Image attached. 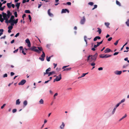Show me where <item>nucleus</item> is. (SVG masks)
<instances>
[{"mask_svg":"<svg viewBox=\"0 0 129 129\" xmlns=\"http://www.w3.org/2000/svg\"><path fill=\"white\" fill-rule=\"evenodd\" d=\"M98 55V54L97 53H96L93 55H89L87 57V61L89 63L91 62L95 61Z\"/></svg>","mask_w":129,"mask_h":129,"instance_id":"f257e3e1","label":"nucleus"},{"mask_svg":"<svg viewBox=\"0 0 129 129\" xmlns=\"http://www.w3.org/2000/svg\"><path fill=\"white\" fill-rule=\"evenodd\" d=\"M37 47L35 46L31 47L30 48L28 49L32 51H34L38 53H40V52L37 49Z\"/></svg>","mask_w":129,"mask_h":129,"instance_id":"f03ea898","label":"nucleus"},{"mask_svg":"<svg viewBox=\"0 0 129 129\" xmlns=\"http://www.w3.org/2000/svg\"><path fill=\"white\" fill-rule=\"evenodd\" d=\"M61 79V74L59 75L58 76H56V78L53 80V82L55 81H60Z\"/></svg>","mask_w":129,"mask_h":129,"instance_id":"7ed1b4c3","label":"nucleus"},{"mask_svg":"<svg viewBox=\"0 0 129 129\" xmlns=\"http://www.w3.org/2000/svg\"><path fill=\"white\" fill-rule=\"evenodd\" d=\"M42 54L41 55V57H40L39 59H40L42 61H43L44 60V58L45 56L44 52L43 51H42Z\"/></svg>","mask_w":129,"mask_h":129,"instance_id":"20e7f679","label":"nucleus"},{"mask_svg":"<svg viewBox=\"0 0 129 129\" xmlns=\"http://www.w3.org/2000/svg\"><path fill=\"white\" fill-rule=\"evenodd\" d=\"M69 66H63L62 68V69H64L63 71H68L70 70L71 69V68L64 69V68H66L68 67Z\"/></svg>","mask_w":129,"mask_h":129,"instance_id":"39448f33","label":"nucleus"},{"mask_svg":"<svg viewBox=\"0 0 129 129\" xmlns=\"http://www.w3.org/2000/svg\"><path fill=\"white\" fill-rule=\"evenodd\" d=\"M26 80L24 79H23L19 82L18 83V84L19 85H23L26 83Z\"/></svg>","mask_w":129,"mask_h":129,"instance_id":"423d86ee","label":"nucleus"},{"mask_svg":"<svg viewBox=\"0 0 129 129\" xmlns=\"http://www.w3.org/2000/svg\"><path fill=\"white\" fill-rule=\"evenodd\" d=\"M25 42L27 44L28 47H30L31 46V44L29 40L28 39H27L25 40Z\"/></svg>","mask_w":129,"mask_h":129,"instance_id":"0eeeda50","label":"nucleus"},{"mask_svg":"<svg viewBox=\"0 0 129 129\" xmlns=\"http://www.w3.org/2000/svg\"><path fill=\"white\" fill-rule=\"evenodd\" d=\"M66 12L68 13H69V11L67 9H63L62 10L61 13H66Z\"/></svg>","mask_w":129,"mask_h":129,"instance_id":"6e6552de","label":"nucleus"},{"mask_svg":"<svg viewBox=\"0 0 129 129\" xmlns=\"http://www.w3.org/2000/svg\"><path fill=\"white\" fill-rule=\"evenodd\" d=\"M51 68H49L47 69L46 71L45 72H44V75L45 76L46 74H48L49 73V72H48L50 71H51Z\"/></svg>","mask_w":129,"mask_h":129,"instance_id":"1a4fd4ad","label":"nucleus"},{"mask_svg":"<svg viewBox=\"0 0 129 129\" xmlns=\"http://www.w3.org/2000/svg\"><path fill=\"white\" fill-rule=\"evenodd\" d=\"M85 20V18L84 16H83V19H81L80 21V23L81 24H83Z\"/></svg>","mask_w":129,"mask_h":129,"instance_id":"9d476101","label":"nucleus"},{"mask_svg":"<svg viewBox=\"0 0 129 129\" xmlns=\"http://www.w3.org/2000/svg\"><path fill=\"white\" fill-rule=\"evenodd\" d=\"M7 18H9L10 16L12 14L11 13L10 11H9L8 10L7 11Z\"/></svg>","mask_w":129,"mask_h":129,"instance_id":"9b49d317","label":"nucleus"},{"mask_svg":"<svg viewBox=\"0 0 129 129\" xmlns=\"http://www.w3.org/2000/svg\"><path fill=\"white\" fill-rule=\"evenodd\" d=\"M14 16L13 15L11 16L10 19L9 20V23H10L12 22V21H13L14 20H15L14 19Z\"/></svg>","mask_w":129,"mask_h":129,"instance_id":"f8f14e48","label":"nucleus"},{"mask_svg":"<svg viewBox=\"0 0 129 129\" xmlns=\"http://www.w3.org/2000/svg\"><path fill=\"white\" fill-rule=\"evenodd\" d=\"M51 10L50 9H49L48 11V13L49 15L51 17H52L53 15L52 14L50 13V11Z\"/></svg>","mask_w":129,"mask_h":129,"instance_id":"ddd939ff","label":"nucleus"},{"mask_svg":"<svg viewBox=\"0 0 129 129\" xmlns=\"http://www.w3.org/2000/svg\"><path fill=\"white\" fill-rule=\"evenodd\" d=\"M4 19L7 18V14L4 12L2 13Z\"/></svg>","mask_w":129,"mask_h":129,"instance_id":"4468645a","label":"nucleus"},{"mask_svg":"<svg viewBox=\"0 0 129 129\" xmlns=\"http://www.w3.org/2000/svg\"><path fill=\"white\" fill-rule=\"evenodd\" d=\"M111 51V50L109 48H107L104 51V52L105 53H106L110 52Z\"/></svg>","mask_w":129,"mask_h":129,"instance_id":"2eb2a0df","label":"nucleus"},{"mask_svg":"<svg viewBox=\"0 0 129 129\" xmlns=\"http://www.w3.org/2000/svg\"><path fill=\"white\" fill-rule=\"evenodd\" d=\"M65 124L63 122H62L61 125L60 126V127L61 129H63L64 127Z\"/></svg>","mask_w":129,"mask_h":129,"instance_id":"dca6fc26","label":"nucleus"},{"mask_svg":"<svg viewBox=\"0 0 129 129\" xmlns=\"http://www.w3.org/2000/svg\"><path fill=\"white\" fill-rule=\"evenodd\" d=\"M122 71H116L115 72V73L116 74L120 75L121 74Z\"/></svg>","mask_w":129,"mask_h":129,"instance_id":"f3484780","label":"nucleus"},{"mask_svg":"<svg viewBox=\"0 0 129 129\" xmlns=\"http://www.w3.org/2000/svg\"><path fill=\"white\" fill-rule=\"evenodd\" d=\"M13 24L12 23L11 24V25L8 26V28L9 30H12L13 28Z\"/></svg>","mask_w":129,"mask_h":129,"instance_id":"a211bd4d","label":"nucleus"},{"mask_svg":"<svg viewBox=\"0 0 129 129\" xmlns=\"http://www.w3.org/2000/svg\"><path fill=\"white\" fill-rule=\"evenodd\" d=\"M20 3H17L16 4L15 6L16 7H17V9H19L20 6Z\"/></svg>","mask_w":129,"mask_h":129,"instance_id":"6ab92c4d","label":"nucleus"},{"mask_svg":"<svg viewBox=\"0 0 129 129\" xmlns=\"http://www.w3.org/2000/svg\"><path fill=\"white\" fill-rule=\"evenodd\" d=\"M44 102L43 100L42 99H41L39 101V103L40 104H44Z\"/></svg>","mask_w":129,"mask_h":129,"instance_id":"aec40b11","label":"nucleus"},{"mask_svg":"<svg viewBox=\"0 0 129 129\" xmlns=\"http://www.w3.org/2000/svg\"><path fill=\"white\" fill-rule=\"evenodd\" d=\"M127 116V115L126 114H125L124 116L122 117L121 118H120L119 120V121H120L122 119L125 118V117H126Z\"/></svg>","mask_w":129,"mask_h":129,"instance_id":"412c9836","label":"nucleus"},{"mask_svg":"<svg viewBox=\"0 0 129 129\" xmlns=\"http://www.w3.org/2000/svg\"><path fill=\"white\" fill-rule=\"evenodd\" d=\"M55 73L54 71H52V72H49L48 73V76H50L52 74H55Z\"/></svg>","mask_w":129,"mask_h":129,"instance_id":"4be33fe9","label":"nucleus"},{"mask_svg":"<svg viewBox=\"0 0 129 129\" xmlns=\"http://www.w3.org/2000/svg\"><path fill=\"white\" fill-rule=\"evenodd\" d=\"M20 102L19 101V99H18L16 101V105H19L20 104Z\"/></svg>","mask_w":129,"mask_h":129,"instance_id":"5701e85b","label":"nucleus"},{"mask_svg":"<svg viewBox=\"0 0 129 129\" xmlns=\"http://www.w3.org/2000/svg\"><path fill=\"white\" fill-rule=\"evenodd\" d=\"M97 29H98V30L97 31L99 33V34H101L102 32V30L101 29L99 28H98Z\"/></svg>","mask_w":129,"mask_h":129,"instance_id":"b1692460","label":"nucleus"},{"mask_svg":"<svg viewBox=\"0 0 129 129\" xmlns=\"http://www.w3.org/2000/svg\"><path fill=\"white\" fill-rule=\"evenodd\" d=\"M4 31V30L3 29H0V36L3 34V33Z\"/></svg>","mask_w":129,"mask_h":129,"instance_id":"393cba45","label":"nucleus"},{"mask_svg":"<svg viewBox=\"0 0 129 129\" xmlns=\"http://www.w3.org/2000/svg\"><path fill=\"white\" fill-rule=\"evenodd\" d=\"M111 56V55H107V54L105 55V58H108L109 57H110Z\"/></svg>","mask_w":129,"mask_h":129,"instance_id":"a878e982","label":"nucleus"},{"mask_svg":"<svg viewBox=\"0 0 129 129\" xmlns=\"http://www.w3.org/2000/svg\"><path fill=\"white\" fill-rule=\"evenodd\" d=\"M88 73H83V74H82V75L81 76V77H80L78 78H81L82 77H84L85 76V75H86L87 74H88Z\"/></svg>","mask_w":129,"mask_h":129,"instance_id":"bb28decb","label":"nucleus"},{"mask_svg":"<svg viewBox=\"0 0 129 129\" xmlns=\"http://www.w3.org/2000/svg\"><path fill=\"white\" fill-rule=\"evenodd\" d=\"M27 101H24L23 103L24 105L25 106L27 104Z\"/></svg>","mask_w":129,"mask_h":129,"instance_id":"cd10ccee","label":"nucleus"},{"mask_svg":"<svg viewBox=\"0 0 129 129\" xmlns=\"http://www.w3.org/2000/svg\"><path fill=\"white\" fill-rule=\"evenodd\" d=\"M37 48H38V49L39 51H42L43 50L42 48L41 47H37Z\"/></svg>","mask_w":129,"mask_h":129,"instance_id":"c85d7f7f","label":"nucleus"},{"mask_svg":"<svg viewBox=\"0 0 129 129\" xmlns=\"http://www.w3.org/2000/svg\"><path fill=\"white\" fill-rule=\"evenodd\" d=\"M105 25L107 27H109V26L110 25V23L108 22H105Z\"/></svg>","mask_w":129,"mask_h":129,"instance_id":"c756f323","label":"nucleus"},{"mask_svg":"<svg viewBox=\"0 0 129 129\" xmlns=\"http://www.w3.org/2000/svg\"><path fill=\"white\" fill-rule=\"evenodd\" d=\"M25 12L26 13H30V12L29 10H26L25 11Z\"/></svg>","mask_w":129,"mask_h":129,"instance_id":"7c9ffc66","label":"nucleus"},{"mask_svg":"<svg viewBox=\"0 0 129 129\" xmlns=\"http://www.w3.org/2000/svg\"><path fill=\"white\" fill-rule=\"evenodd\" d=\"M126 24L127 26H129V19H128L127 21L126 22Z\"/></svg>","mask_w":129,"mask_h":129,"instance_id":"2f4dec72","label":"nucleus"},{"mask_svg":"<svg viewBox=\"0 0 129 129\" xmlns=\"http://www.w3.org/2000/svg\"><path fill=\"white\" fill-rule=\"evenodd\" d=\"M116 4L117 5H118L119 6H121V4H120V2H118V1L117 0L116 1Z\"/></svg>","mask_w":129,"mask_h":129,"instance_id":"473e14b6","label":"nucleus"},{"mask_svg":"<svg viewBox=\"0 0 129 129\" xmlns=\"http://www.w3.org/2000/svg\"><path fill=\"white\" fill-rule=\"evenodd\" d=\"M100 57L101 58H105V55L101 54L100 55Z\"/></svg>","mask_w":129,"mask_h":129,"instance_id":"72a5a7b5","label":"nucleus"},{"mask_svg":"<svg viewBox=\"0 0 129 129\" xmlns=\"http://www.w3.org/2000/svg\"><path fill=\"white\" fill-rule=\"evenodd\" d=\"M51 57L50 56L48 57L47 56L46 57V59L47 61H50V59L51 58Z\"/></svg>","mask_w":129,"mask_h":129,"instance_id":"f704fd0d","label":"nucleus"},{"mask_svg":"<svg viewBox=\"0 0 129 129\" xmlns=\"http://www.w3.org/2000/svg\"><path fill=\"white\" fill-rule=\"evenodd\" d=\"M11 3H7V6L8 7V8H10L11 7V6L10 5V4Z\"/></svg>","mask_w":129,"mask_h":129,"instance_id":"c9c22d12","label":"nucleus"},{"mask_svg":"<svg viewBox=\"0 0 129 129\" xmlns=\"http://www.w3.org/2000/svg\"><path fill=\"white\" fill-rule=\"evenodd\" d=\"M56 70L57 72H59L60 71L61 69L60 68H57L56 69Z\"/></svg>","mask_w":129,"mask_h":129,"instance_id":"e433bc0d","label":"nucleus"},{"mask_svg":"<svg viewBox=\"0 0 129 129\" xmlns=\"http://www.w3.org/2000/svg\"><path fill=\"white\" fill-rule=\"evenodd\" d=\"M5 20H6L5 22L6 23H7L8 24L9 23V20H8V18L6 19H5Z\"/></svg>","mask_w":129,"mask_h":129,"instance_id":"4c0bfd02","label":"nucleus"},{"mask_svg":"<svg viewBox=\"0 0 129 129\" xmlns=\"http://www.w3.org/2000/svg\"><path fill=\"white\" fill-rule=\"evenodd\" d=\"M93 4H94V3L92 2H90L88 3V4L91 6H92L93 5Z\"/></svg>","mask_w":129,"mask_h":129,"instance_id":"58836bf2","label":"nucleus"},{"mask_svg":"<svg viewBox=\"0 0 129 129\" xmlns=\"http://www.w3.org/2000/svg\"><path fill=\"white\" fill-rule=\"evenodd\" d=\"M125 101V99H123L120 102H119V103L121 104V103L124 102Z\"/></svg>","mask_w":129,"mask_h":129,"instance_id":"ea45409f","label":"nucleus"},{"mask_svg":"<svg viewBox=\"0 0 129 129\" xmlns=\"http://www.w3.org/2000/svg\"><path fill=\"white\" fill-rule=\"evenodd\" d=\"M15 21H14V20L12 22H11L10 23H10L11 24L12 23L13 24V26H14V24H16L17 23H15Z\"/></svg>","mask_w":129,"mask_h":129,"instance_id":"a19ab883","label":"nucleus"},{"mask_svg":"<svg viewBox=\"0 0 129 129\" xmlns=\"http://www.w3.org/2000/svg\"><path fill=\"white\" fill-rule=\"evenodd\" d=\"M116 108H115V107L114 108V109L112 112V114H113L114 113L116 110Z\"/></svg>","mask_w":129,"mask_h":129,"instance_id":"79ce46f5","label":"nucleus"},{"mask_svg":"<svg viewBox=\"0 0 129 129\" xmlns=\"http://www.w3.org/2000/svg\"><path fill=\"white\" fill-rule=\"evenodd\" d=\"M58 93H55L54 95V99H55L56 98L55 97V96H56L58 95Z\"/></svg>","mask_w":129,"mask_h":129,"instance_id":"37998d69","label":"nucleus"},{"mask_svg":"<svg viewBox=\"0 0 129 129\" xmlns=\"http://www.w3.org/2000/svg\"><path fill=\"white\" fill-rule=\"evenodd\" d=\"M14 14L15 17H17V14L16 12H15Z\"/></svg>","mask_w":129,"mask_h":129,"instance_id":"c03bdc74","label":"nucleus"},{"mask_svg":"<svg viewBox=\"0 0 129 129\" xmlns=\"http://www.w3.org/2000/svg\"><path fill=\"white\" fill-rule=\"evenodd\" d=\"M119 40H117V41H116V42L114 43V44L115 45H116L117 44H118V41Z\"/></svg>","mask_w":129,"mask_h":129,"instance_id":"a18cd8bd","label":"nucleus"},{"mask_svg":"<svg viewBox=\"0 0 129 129\" xmlns=\"http://www.w3.org/2000/svg\"><path fill=\"white\" fill-rule=\"evenodd\" d=\"M28 16L29 19L30 20V21L31 22V17L30 15H28Z\"/></svg>","mask_w":129,"mask_h":129,"instance_id":"49530a36","label":"nucleus"},{"mask_svg":"<svg viewBox=\"0 0 129 129\" xmlns=\"http://www.w3.org/2000/svg\"><path fill=\"white\" fill-rule=\"evenodd\" d=\"M97 7V6L96 5H94V7L92 9V10H93L94 9H95Z\"/></svg>","mask_w":129,"mask_h":129,"instance_id":"de8ad7c7","label":"nucleus"},{"mask_svg":"<svg viewBox=\"0 0 129 129\" xmlns=\"http://www.w3.org/2000/svg\"><path fill=\"white\" fill-rule=\"evenodd\" d=\"M95 63L94 62H93L92 63H90V64L92 66H94L95 65Z\"/></svg>","mask_w":129,"mask_h":129,"instance_id":"09e8293b","label":"nucleus"},{"mask_svg":"<svg viewBox=\"0 0 129 129\" xmlns=\"http://www.w3.org/2000/svg\"><path fill=\"white\" fill-rule=\"evenodd\" d=\"M17 111V110L16 109H14L13 110L12 112L13 113H14L16 112Z\"/></svg>","mask_w":129,"mask_h":129,"instance_id":"8fccbe9b","label":"nucleus"},{"mask_svg":"<svg viewBox=\"0 0 129 129\" xmlns=\"http://www.w3.org/2000/svg\"><path fill=\"white\" fill-rule=\"evenodd\" d=\"M120 104V103H118L116 106H115V108H116L117 107H118L119 106V105Z\"/></svg>","mask_w":129,"mask_h":129,"instance_id":"3c124183","label":"nucleus"},{"mask_svg":"<svg viewBox=\"0 0 129 129\" xmlns=\"http://www.w3.org/2000/svg\"><path fill=\"white\" fill-rule=\"evenodd\" d=\"M84 40H85V42H86V43H87V41L86 39L87 38L86 36H84Z\"/></svg>","mask_w":129,"mask_h":129,"instance_id":"603ef678","label":"nucleus"},{"mask_svg":"<svg viewBox=\"0 0 129 129\" xmlns=\"http://www.w3.org/2000/svg\"><path fill=\"white\" fill-rule=\"evenodd\" d=\"M4 20V19H3L2 17L1 18V19H0V21L1 22H3Z\"/></svg>","mask_w":129,"mask_h":129,"instance_id":"864d4df0","label":"nucleus"},{"mask_svg":"<svg viewBox=\"0 0 129 129\" xmlns=\"http://www.w3.org/2000/svg\"><path fill=\"white\" fill-rule=\"evenodd\" d=\"M6 105V104H4L1 107V109H3Z\"/></svg>","mask_w":129,"mask_h":129,"instance_id":"5fc2aeb1","label":"nucleus"},{"mask_svg":"<svg viewBox=\"0 0 129 129\" xmlns=\"http://www.w3.org/2000/svg\"><path fill=\"white\" fill-rule=\"evenodd\" d=\"M18 50H19V49H16V50H15L13 51V53H17V51H18Z\"/></svg>","mask_w":129,"mask_h":129,"instance_id":"6e6d98bb","label":"nucleus"},{"mask_svg":"<svg viewBox=\"0 0 129 129\" xmlns=\"http://www.w3.org/2000/svg\"><path fill=\"white\" fill-rule=\"evenodd\" d=\"M112 39V37H111L109 38L108 39V41H111V40Z\"/></svg>","mask_w":129,"mask_h":129,"instance_id":"4d7b16f0","label":"nucleus"},{"mask_svg":"<svg viewBox=\"0 0 129 129\" xmlns=\"http://www.w3.org/2000/svg\"><path fill=\"white\" fill-rule=\"evenodd\" d=\"M95 37L97 39L99 40L101 38V37H100L98 36H96Z\"/></svg>","mask_w":129,"mask_h":129,"instance_id":"13d9d810","label":"nucleus"},{"mask_svg":"<svg viewBox=\"0 0 129 129\" xmlns=\"http://www.w3.org/2000/svg\"><path fill=\"white\" fill-rule=\"evenodd\" d=\"M7 74H5L3 75V77H7Z\"/></svg>","mask_w":129,"mask_h":129,"instance_id":"bf43d9fd","label":"nucleus"},{"mask_svg":"<svg viewBox=\"0 0 129 129\" xmlns=\"http://www.w3.org/2000/svg\"><path fill=\"white\" fill-rule=\"evenodd\" d=\"M66 4L68 5H71V3L70 2H68L66 3Z\"/></svg>","mask_w":129,"mask_h":129,"instance_id":"052dcab7","label":"nucleus"},{"mask_svg":"<svg viewBox=\"0 0 129 129\" xmlns=\"http://www.w3.org/2000/svg\"><path fill=\"white\" fill-rule=\"evenodd\" d=\"M19 35V33H18L16 34V35H15V37H18V36Z\"/></svg>","mask_w":129,"mask_h":129,"instance_id":"680f3d73","label":"nucleus"},{"mask_svg":"<svg viewBox=\"0 0 129 129\" xmlns=\"http://www.w3.org/2000/svg\"><path fill=\"white\" fill-rule=\"evenodd\" d=\"M103 68L102 67L99 68L98 69V70L99 71L102 70H103Z\"/></svg>","mask_w":129,"mask_h":129,"instance_id":"e2e57ef3","label":"nucleus"},{"mask_svg":"<svg viewBox=\"0 0 129 129\" xmlns=\"http://www.w3.org/2000/svg\"><path fill=\"white\" fill-rule=\"evenodd\" d=\"M118 53H119L118 52H115L113 54V55H117V54H118Z\"/></svg>","mask_w":129,"mask_h":129,"instance_id":"0e129e2a","label":"nucleus"},{"mask_svg":"<svg viewBox=\"0 0 129 129\" xmlns=\"http://www.w3.org/2000/svg\"><path fill=\"white\" fill-rule=\"evenodd\" d=\"M22 53L24 55H25L26 54V53L24 52L23 50H22Z\"/></svg>","mask_w":129,"mask_h":129,"instance_id":"69168bd1","label":"nucleus"},{"mask_svg":"<svg viewBox=\"0 0 129 129\" xmlns=\"http://www.w3.org/2000/svg\"><path fill=\"white\" fill-rule=\"evenodd\" d=\"M53 65L54 66V68L56 67L57 65V64L53 63Z\"/></svg>","mask_w":129,"mask_h":129,"instance_id":"338daca9","label":"nucleus"},{"mask_svg":"<svg viewBox=\"0 0 129 129\" xmlns=\"http://www.w3.org/2000/svg\"><path fill=\"white\" fill-rule=\"evenodd\" d=\"M50 46V44H48L46 45V47L47 48H49Z\"/></svg>","mask_w":129,"mask_h":129,"instance_id":"774afa93","label":"nucleus"}]
</instances>
